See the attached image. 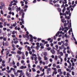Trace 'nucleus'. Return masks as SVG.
<instances>
[{
    "instance_id": "obj_1",
    "label": "nucleus",
    "mask_w": 77,
    "mask_h": 77,
    "mask_svg": "<svg viewBox=\"0 0 77 77\" xmlns=\"http://www.w3.org/2000/svg\"><path fill=\"white\" fill-rule=\"evenodd\" d=\"M25 15V13H23L22 14V18L21 19V21H22V23L23 24H24V20H23L24 19V15Z\"/></svg>"
},
{
    "instance_id": "obj_2",
    "label": "nucleus",
    "mask_w": 77,
    "mask_h": 77,
    "mask_svg": "<svg viewBox=\"0 0 77 77\" xmlns=\"http://www.w3.org/2000/svg\"><path fill=\"white\" fill-rule=\"evenodd\" d=\"M29 36L31 38L29 41H30V42H33V36H32V35L31 34H29Z\"/></svg>"
},
{
    "instance_id": "obj_3",
    "label": "nucleus",
    "mask_w": 77,
    "mask_h": 77,
    "mask_svg": "<svg viewBox=\"0 0 77 77\" xmlns=\"http://www.w3.org/2000/svg\"><path fill=\"white\" fill-rule=\"evenodd\" d=\"M51 71V68H48L47 70V71L48 74L49 72V71Z\"/></svg>"
},
{
    "instance_id": "obj_4",
    "label": "nucleus",
    "mask_w": 77,
    "mask_h": 77,
    "mask_svg": "<svg viewBox=\"0 0 77 77\" xmlns=\"http://www.w3.org/2000/svg\"><path fill=\"white\" fill-rule=\"evenodd\" d=\"M24 69H26V68H27V67L26 66H22L20 67V69H24Z\"/></svg>"
},
{
    "instance_id": "obj_5",
    "label": "nucleus",
    "mask_w": 77,
    "mask_h": 77,
    "mask_svg": "<svg viewBox=\"0 0 77 77\" xmlns=\"http://www.w3.org/2000/svg\"><path fill=\"white\" fill-rule=\"evenodd\" d=\"M1 5L2 8L5 7V5L3 2H1Z\"/></svg>"
},
{
    "instance_id": "obj_6",
    "label": "nucleus",
    "mask_w": 77,
    "mask_h": 77,
    "mask_svg": "<svg viewBox=\"0 0 77 77\" xmlns=\"http://www.w3.org/2000/svg\"><path fill=\"white\" fill-rule=\"evenodd\" d=\"M50 51L51 53H52V54H54V53H55V51H54V50L53 49L51 50Z\"/></svg>"
},
{
    "instance_id": "obj_7",
    "label": "nucleus",
    "mask_w": 77,
    "mask_h": 77,
    "mask_svg": "<svg viewBox=\"0 0 77 77\" xmlns=\"http://www.w3.org/2000/svg\"><path fill=\"white\" fill-rule=\"evenodd\" d=\"M39 48H40V46H36V47H35V48L38 50H39Z\"/></svg>"
},
{
    "instance_id": "obj_8",
    "label": "nucleus",
    "mask_w": 77,
    "mask_h": 77,
    "mask_svg": "<svg viewBox=\"0 0 77 77\" xmlns=\"http://www.w3.org/2000/svg\"><path fill=\"white\" fill-rule=\"evenodd\" d=\"M15 8L16 9V11L17 12H18V6H16L15 7Z\"/></svg>"
},
{
    "instance_id": "obj_9",
    "label": "nucleus",
    "mask_w": 77,
    "mask_h": 77,
    "mask_svg": "<svg viewBox=\"0 0 77 77\" xmlns=\"http://www.w3.org/2000/svg\"><path fill=\"white\" fill-rule=\"evenodd\" d=\"M21 13H24V11H23V10L22 9L21 10L20 12V14H21Z\"/></svg>"
},
{
    "instance_id": "obj_10",
    "label": "nucleus",
    "mask_w": 77,
    "mask_h": 77,
    "mask_svg": "<svg viewBox=\"0 0 77 77\" xmlns=\"http://www.w3.org/2000/svg\"><path fill=\"white\" fill-rule=\"evenodd\" d=\"M60 34V31H59L57 32V33L56 34L55 36H57L59 35Z\"/></svg>"
},
{
    "instance_id": "obj_11",
    "label": "nucleus",
    "mask_w": 77,
    "mask_h": 77,
    "mask_svg": "<svg viewBox=\"0 0 77 77\" xmlns=\"http://www.w3.org/2000/svg\"><path fill=\"white\" fill-rule=\"evenodd\" d=\"M44 58L45 60H48V58H47V57H46V56H44Z\"/></svg>"
},
{
    "instance_id": "obj_12",
    "label": "nucleus",
    "mask_w": 77,
    "mask_h": 77,
    "mask_svg": "<svg viewBox=\"0 0 77 77\" xmlns=\"http://www.w3.org/2000/svg\"><path fill=\"white\" fill-rule=\"evenodd\" d=\"M23 72V70H18L17 71V73H18V72H19V73H21V72Z\"/></svg>"
},
{
    "instance_id": "obj_13",
    "label": "nucleus",
    "mask_w": 77,
    "mask_h": 77,
    "mask_svg": "<svg viewBox=\"0 0 77 77\" xmlns=\"http://www.w3.org/2000/svg\"><path fill=\"white\" fill-rule=\"evenodd\" d=\"M17 53L18 54H21L22 53V52L21 51H18L17 52Z\"/></svg>"
},
{
    "instance_id": "obj_14",
    "label": "nucleus",
    "mask_w": 77,
    "mask_h": 77,
    "mask_svg": "<svg viewBox=\"0 0 77 77\" xmlns=\"http://www.w3.org/2000/svg\"><path fill=\"white\" fill-rule=\"evenodd\" d=\"M38 59L39 60H41V57H40V56H39V55H38Z\"/></svg>"
},
{
    "instance_id": "obj_15",
    "label": "nucleus",
    "mask_w": 77,
    "mask_h": 77,
    "mask_svg": "<svg viewBox=\"0 0 77 77\" xmlns=\"http://www.w3.org/2000/svg\"><path fill=\"white\" fill-rule=\"evenodd\" d=\"M66 10V8H65V7H64L62 11L63 12H63H65V11Z\"/></svg>"
},
{
    "instance_id": "obj_16",
    "label": "nucleus",
    "mask_w": 77,
    "mask_h": 77,
    "mask_svg": "<svg viewBox=\"0 0 77 77\" xmlns=\"http://www.w3.org/2000/svg\"><path fill=\"white\" fill-rule=\"evenodd\" d=\"M24 75V73H23V72H21L20 73V75H21V76H22V75Z\"/></svg>"
},
{
    "instance_id": "obj_17",
    "label": "nucleus",
    "mask_w": 77,
    "mask_h": 77,
    "mask_svg": "<svg viewBox=\"0 0 77 77\" xmlns=\"http://www.w3.org/2000/svg\"><path fill=\"white\" fill-rule=\"evenodd\" d=\"M18 73H17H17H16L15 72H14V75H16V76H18Z\"/></svg>"
},
{
    "instance_id": "obj_18",
    "label": "nucleus",
    "mask_w": 77,
    "mask_h": 77,
    "mask_svg": "<svg viewBox=\"0 0 77 77\" xmlns=\"http://www.w3.org/2000/svg\"><path fill=\"white\" fill-rule=\"evenodd\" d=\"M44 56H46L47 55V53L46 52H44Z\"/></svg>"
},
{
    "instance_id": "obj_19",
    "label": "nucleus",
    "mask_w": 77,
    "mask_h": 77,
    "mask_svg": "<svg viewBox=\"0 0 77 77\" xmlns=\"http://www.w3.org/2000/svg\"><path fill=\"white\" fill-rule=\"evenodd\" d=\"M54 59L55 60H57V56L56 55L55 56Z\"/></svg>"
},
{
    "instance_id": "obj_20",
    "label": "nucleus",
    "mask_w": 77,
    "mask_h": 77,
    "mask_svg": "<svg viewBox=\"0 0 77 77\" xmlns=\"http://www.w3.org/2000/svg\"><path fill=\"white\" fill-rule=\"evenodd\" d=\"M61 21L63 23H66V20L64 21L63 19L62 20V19H61Z\"/></svg>"
},
{
    "instance_id": "obj_21",
    "label": "nucleus",
    "mask_w": 77,
    "mask_h": 77,
    "mask_svg": "<svg viewBox=\"0 0 77 77\" xmlns=\"http://www.w3.org/2000/svg\"><path fill=\"white\" fill-rule=\"evenodd\" d=\"M27 49L28 50V51H30V50H31V49H30V48L29 46H28L27 47Z\"/></svg>"
},
{
    "instance_id": "obj_22",
    "label": "nucleus",
    "mask_w": 77,
    "mask_h": 77,
    "mask_svg": "<svg viewBox=\"0 0 77 77\" xmlns=\"http://www.w3.org/2000/svg\"><path fill=\"white\" fill-rule=\"evenodd\" d=\"M7 56H8L9 54V52L8 51H7L6 52Z\"/></svg>"
},
{
    "instance_id": "obj_23",
    "label": "nucleus",
    "mask_w": 77,
    "mask_h": 77,
    "mask_svg": "<svg viewBox=\"0 0 77 77\" xmlns=\"http://www.w3.org/2000/svg\"><path fill=\"white\" fill-rule=\"evenodd\" d=\"M7 24V22H4V26H6V24Z\"/></svg>"
},
{
    "instance_id": "obj_24",
    "label": "nucleus",
    "mask_w": 77,
    "mask_h": 77,
    "mask_svg": "<svg viewBox=\"0 0 77 77\" xmlns=\"http://www.w3.org/2000/svg\"><path fill=\"white\" fill-rule=\"evenodd\" d=\"M34 60L35 61H36L37 60V57H34Z\"/></svg>"
},
{
    "instance_id": "obj_25",
    "label": "nucleus",
    "mask_w": 77,
    "mask_h": 77,
    "mask_svg": "<svg viewBox=\"0 0 77 77\" xmlns=\"http://www.w3.org/2000/svg\"><path fill=\"white\" fill-rule=\"evenodd\" d=\"M72 38H73L74 41H76V40L75 39V38L74 36V34H73V35H72Z\"/></svg>"
},
{
    "instance_id": "obj_26",
    "label": "nucleus",
    "mask_w": 77,
    "mask_h": 77,
    "mask_svg": "<svg viewBox=\"0 0 77 77\" xmlns=\"http://www.w3.org/2000/svg\"><path fill=\"white\" fill-rule=\"evenodd\" d=\"M28 54H29V52L27 51H26V56L27 57L28 56Z\"/></svg>"
},
{
    "instance_id": "obj_27",
    "label": "nucleus",
    "mask_w": 77,
    "mask_h": 77,
    "mask_svg": "<svg viewBox=\"0 0 77 77\" xmlns=\"http://www.w3.org/2000/svg\"><path fill=\"white\" fill-rule=\"evenodd\" d=\"M24 57H25L24 56V55H23L22 56V59H24Z\"/></svg>"
},
{
    "instance_id": "obj_28",
    "label": "nucleus",
    "mask_w": 77,
    "mask_h": 77,
    "mask_svg": "<svg viewBox=\"0 0 77 77\" xmlns=\"http://www.w3.org/2000/svg\"><path fill=\"white\" fill-rule=\"evenodd\" d=\"M22 48H23L22 47L21 48V47H20L18 48V50H20V51H21V50H22Z\"/></svg>"
},
{
    "instance_id": "obj_29",
    "label": "nucleus",
    "mask_w": 77,
    "mask_h": 77,
    "mask_svg": "<svg viewBox=\"0 0 77 77\" xmlns=\"http://www.w3.org/2000/svg\"><path fill=\"white\" fill-rule=\"evenodd\" d=\"M57 10H58L60 12L61 11V9H60V8H57Z\"/></svg>"
},
{
    "instance_id": "obj_30",
    "label": "nucleus",
    "mask_w": 77,
    "mask_h": 77,
    "mask_svg": "<svg viewBox=\"0 0 77 77\" xmlns=\"http://www.w3.org/2000/svg\"><path fill=\"white\" fill-rule=\"evenodd\" d=\"M61 71H62V69H58V72H61Z\"/></svg>"
},
{
    "instance_id": "obj_31",
    "label": "nucleus",
    "mask_w": 77,
    "mask_h": 77,
    "mask_svg": "<svg viewBox=\"0 0 77 77\" xmlns=\"http://www.w3.org/2000/svg\"><path fill=\"white\" fill-rule=\"evenodd\" d=\"M18 41L17 40L16 41H15L14 42V44H17V43H18Z\"/></svg>"
},
{
    "instance_id": "obj_32",
    "label": "nucleus",
    "mask_w": 77,
    "mask_h": 77,
    "mask_svg": "<svg viewBox=\"0 0 77 77\" xmlns=\"http://www.w3.org/2000/svg\"><path fill=\"white\" fill-rule=\"evenodd\" d=\"M48 66H45L44 67V69H48Z\"/></svg>"
},
{
    "instance_id": "obj_33",
    "label": "nucleus",
    "mask_w": 77,
    "mask_h": 77,
    "mask_svg": "<svg viewBox=\"0 0 77 77\" xmlns=\"http://www.w3.org/2000/svg\"><path fill=\"white\" fill-rule=\"evenodd\" d=\"M5 46H8L9 45V44L8 43H5Z\"/></svg>"
},
{
    "instance_id": "obj_34",
    "label": "nucleus",
    "mask_w": 77,
    "mask_h": 77,
    "mask_svg": "<svg viewBox=\"0 0 77 77\" xmlns=\"http://www.w3.org/2000/svg\"><path fill=\"white\" fill-rule=\"evenodd\" d=\"M32 69L33 72H35L36 71V70L34 68H32Z\"/></svg>"
},
{
    "instance_id": "obj_35",
    "label": "nucleus",
    "mask_w": 77,
    "mask_h": 77,
    "mask_svg": "<svg viewBox=\"0 0 77 77\" xmlns=\"http://www.w3.org/2000/svg\"><path fill=\"white\" fill-rule=\"evenodd\" d=\"M7 72L8 73H9L10 72H11V70H6Z\"/></svg>"
},
{
    "instance_id": "obj_36",
    "label": "nucleus",
    "mask_w": 77,
    "mask_h": 77,
    "mask_svg": "<svg viewBox=\"0 0 77 77\" xmlns=\"http://www.w3.org/2000/svg\"><path fill=\"white\" fill-rule=\"evenodd\" d=\"M26 37L27 38H29V34H26Z\"/></svg>"
},
{
    "instance_id": "obj_37",
    "label": "nucleus",
    "mask_w": 77,
    "mask_h": 77,
    "mask_svg": "<svg viewBox=\"0 0 77 77\" xmlns=\"http://www.w3.org/2000/svg\"><path fill=\"white\" fill-rule=\"evenodd\" d=\"M32 56H35V57H36V55L35 54H32Z\"/></svg>"
},
{
    "instance_id": "obj_38",
    "label": "nucleus",
    "mask_w": 77,
    "mask_h": 77,
    "mask_svg": "<svg viewBox=\"0 0 77 77\" xmlns=\"http://www.w3.org/2000/svg\"><path fill=\"white\" fill-rule=\"evenodd\" d=\"M26 75L27 76H29V73H28V72H27V71H26Z\"/></svg>"
},
{
    "instance_id": "obj_39",
    "label": "nucleus",
    "mask_w": 77,
    "mask_h": 77,
    "mask_svg": "<svg viewBox=\"0 0 77 77\" xmlns=\"http://www.w3.org/2000/svg\"><path fill=\"white\" fill-rule=\"evenodd\" d=\"M24 44H28V45H29V43L28 42H25L24 43Z\"/></svg>"
},
{
    "instance_id": "obj_40",
    "label": "nucleus",
    "mask_w": 77,
    "mask_h": 77,
    "mask_svg": "<svg viewBox=\"0 0 77 77\" xmlns=\"http://www.w3.org/2000/svg\"><path fill=\"white\" fill-rule=\"evenodd\" d=\"M64 28L65 29H66V30H68V27H64Z\"/></svg>"
},
{
    "instance_id": "obj_41",
    "label": "nucleus",
    "mask_w": 77,
    "mask_h": 77,
    "mask_svg": "<svg viewBox=\"0 0 77 77\" xmlns=\"http://www.w3.org/2000/svg\"><path fill=\"white\" fill-rule=\"evenodd\" d=\"M47 50H48V51H50V50H51V48L50 47H48L47 48Z\"/></svg>"
},
{
    "instance_id": "obj_42",
    "label": "nucleus",
    "mask_w": 77,
    "mask_h": 77,
    "mask_svg": "<svg viewBox=\"0 0 77 77\" xmlns=\"http://www.w3.org/2000/svg\"><path fill=\"white\" fill-rule=\"evenodd\" d=\"M60 55H61V56H63V53H62V52H60Z\"/></svg>"
},
{
    "instance_id": "obj_43",
    "label": "nucleus",
    "mask_w": 77,
    "mask_h": 77,
    "mask_svg": "<svg viewBox=\"0 0 77 77\" xmlns=\"http://www.w3.org/2000/svg\"><path fill=\"white\" fill-rule=\"evenodd\" d=\"M4 49H2V50L1 51V53L2 54H3V51H4Z\"/></svg>"
},
{
    "instance_id": "obj_44",
    "label": "nucleus",
    "mask_w": 77,
    "mask_h": 77,
    "mask_svg": "<svg viewBox=\"0 0 77 77\" xmlns=\"http://www.w3.org/2000/svg\"><path fill=\"white\" fill-rule=\"evenodd\" d=\"M4 49H2V50L1 51V53L2 54H3V51H4Z\"/></svg>"
},
{
    "instance_id": "obj_45",
    "label": "nucleus",
    "mask_w": 77,
    "mask_h": 77,
    "mask_svg": "<svg viewBox=\"0 0 77 77\" xmlns=\"http://www.w3.org/2000/svg\"><path fill=\"white\" fill-rule=\"evenodd\" d=\"M53 67H55V66H56V64L55 63H53Z\"/></svg>"
},
{
    "instance_id": "obj_46",
    "label": "nucleus",
    "mask_w": 77,
    "mask_h": 77,
    "mask_svg": "<svg viewBox=\"0 0 77 77\" xmlns=\"http://www.w3.org/2000/svg\"><path fill=\"white\" fill-rule=\"evenodd\" d=\"M5 70H6V68L5 67L2 69V71H5Z\"/></svg>"
},
{
    "instance_id": "obj_47",
    "label": "nucleus",
    "mask_w": 77,
    "mask_h": 77,
    "mask_svg": "<svg viewBox=\"0 0 77 77\" xmlns=\"http://www.w3.org/2000/svg\"><path fill=\"white\" fill-rule=\"evenodd\" d=\"M17 66H20V63L19 62H18L17 63Z\"/></svg>"
},
{
    "instance_id": "obj_48",
    "label": "nucleus",
    "mask_w": 77,
    "mask_h": 77,
    "mask_svg": "<svg viewBox=\"0 0 77 77\" xmlns=\"http://www.w3.org/2000/svg\"><path fill=\"white\" fill-rule=\"evenodd\" d=\"M65 55L66 56L65 57H66V58H67V57H68V54H65Z\"/></svg>"
},
{
    "instance_id": "obj_49",
    "label": "nucleus",
    "mask_w": 77,
    "mask_h": 77,
    "mask_svg": "<svg viewBox=\"0 0 77 77\" xmlns=\"http://www.w3.org/2000/svg\"><path fill=\"white\" fill-rule=\"evenodd\" d=\"M50 5H53V4L52 3V0H51V1L50 2Z\"/></svg>"
},
{
    "instance_id": "obj_50",
    "label": "nucleus",
    "mask_w": 77,
    "mask_h": 77,
    "mask_svg": "<svg viewBox=\"0 0 77 77\" xmlns=\"http://www.w3.org/2000/svg\"><path fill=\"white\" fill-rule=\"evenodd\" d=\"M12 36L13 38H15L16 37V35L13 34V35H12Z\"/></svg>"
},
{
    "instance_id": "obj_51",
    "label": "nucleus",
    "mask_w": 77,
    "mask_h": 77,
    "mask_svg": "<svg viewBox=\"0 0 77 77\" xmlns=\"http://www.w3.org/2000/svg\"><path fill=\"white\" fill-rule=\"evenodd\" d=\"M15 50H16V48L15 47L13 48L12 49V51H15Z\"/></svg>"
},
{
    "instance_id": "obj_52",
    "label": "nucleus",
    "mask_w": 77,
    "mask_h": 77,
    "mask_svg": "<svg viewBox=\"0 0 77 77\" xmlns=\"http://www.w3.org/2000/svg\"><path fill=\"white\" fill-rule=\"evenodd\" d=\"M3 30L4 31H5V30H7V29L6 28H3Z\"/></svg>"
},
{
    "instance_id": "obj_53",
    "label": "nucleus",
    "mask_w": 77,
    "mask_h": 77,
    "mask_svg": "<svg viewBox=\"0 0 77 77\" xmlns=\"http://www.w3.org/2000/svg\"><path fill=\"white\" fill-rule=\"evenodd\" d=\"M44 74H45V73L44 72H43V73H42L41 75H40V76H43V75H44Z\"/></svg>"
},
{
    "instance_id": "obj_54",
    "label": "nucleus",
    "mask_w": 77,
    "mask_h": 77,
    "mask_svg": "<svg viewBox=\"0 0 77 77\" xmlns=\"http://www.w3.org/2000/svg\"><path fill=\"white\" fill-rule=\"evenodd\" d=\"M57 68H60V66L59 65H58L56 66Z\"/></svg>"
},
{
    "instance_id": "obj_55",
    "label": "nucleus",
    "mask_w": 77,
    "mask_h": 77,
    "mask_svg": "<svg viewBox=\"0 0 77 77\" xmlns=\"http://www.w3.org/2000/svg\"><path fill=\"white\" fill-rule=\"evenodd\" d=\"M33 48H35V47H34L32 45L31 47V49H33Z\"/></svg>"
},
{
    "instance_id": "obj_56",
    "label": "nucleus",
    "mask_w": 77,
    "mask_h": 77,
    "mask_svg": "<svg viewBox=\"0 0 77 77\" xmlns=\"http://www.w3.org/2000/svg\"><path fill=\"white\" fill-rule=\"evenodd\" d=\"M72 74L73 75H74V74H75V72H74L72 71Z\"/></svg>"
},
{
    "instance_id": "obj_57",
    "label": "nucleus",
    "mask_w": 77,
    "mask_h": 77,
    "mask_svg": "<svg viewBox=\"0 0 77 77\" xmlns=\"http://www.w3.org/2000/svg\"><path fill=\"white\" fill-rule=\"evenodd\" d=\"M15 33V31H14L12 32V35H14Z\"/></svg>"
},
{
    "instance_id": "obj_58",
    "label": "nucleus",
    "mask_w": 77,
    "mask_h": 77,
    "mask_svg": "<svg viewBox=\"0 0 77 77\" xmlns=\"http://www.w3.org/2000/svg\"><path fill=\"white\" fill-rule=\"evenodd\" d=\"M11 76L12 77H15V75H14L11 74Z\"/></svg>"
},
{
    "instance_id": "obj_59",
    "label": "nucleus",
    "mask_w": 77,
    "mask_h": 77,
    "mask_svg": "<svg viewBox=\"0 0 77 77\" xmlns=\"http://www.w3.org/2000/svg\"><path fill=\"white\" fill-rule=\"evenodd\" d=\"M28 66L29 68H30V64L29 63L28 64Z\"/></svg>"
},
{
    "instance_id": "obj_60",
    "label": "nucleus",
    "mask_w": 77,
    "mask_h": 77,
    "mask_svg": "<svg viewBox=\"0 0 77 77\" xmlns=\"http://www.w3.org/2000/svg\"><path fill=\"white\" fill-rule=\"evenodd\" d=\"M36 3V0H34L33 1V3Z\"/></svg>"
},
{
    "instance_id": "obj_61",
    "label": "nucleus",
    "mask_w": 77,
    "mask_h": 77,
    "mask_svg": "<svg viewBox=\"0 0 77 77\" xmlns=\"http://www.w3.org/2000/svg\"><path fill=\"white\" fill-rule=\"evenodd\" d=\"M13 67L14 68H17V66H16V65H14Z\"/></svg>"
},
{
    "instance_id": "obj_62",
    "label": "nucleus",
    "mask_w": 77,
    "mask_h": 77,
    "mask_svg": "<svg viewBox=\"0 0 77 77\" xmlns=\"http://www.w3.org/2000/svg\"><path fill=\"white\" fill-rule=\"evenodd\" d=\"M32 53H34L35 52V51L34 49L32 50Z\"/></svg>"
},
{
    "instance_id": "obj_63",
    "label": "nucleus",
    "mask_w": 77,
    "mask_h": 77,
    "mask_svg": "<svg viewBox=\"0 0 77 77\" xmlns=\"http://www.w3.org/2000/svg\"><path fill=\"white\" fill-rule=\"evenodd\" d=\"M3 40L4 41H6V40H7V39H6V38H3Z\"/></svg>"
},
{
    "instance_id": "obj_64",
    "label": "nucleus",
    "mask_w": 77,
    "mask_h": 77,
    "mask_svg": "<svg viewBox=\"0 0 77 77\" xmlns=\"http://www.w3.org/2000/svg\"><path fill=\"white\" fill-rule=\"evenodd\" d=\"M12 10H15V7L14 6H13L12 7Z\"/></svg>"
}]
</instances>
